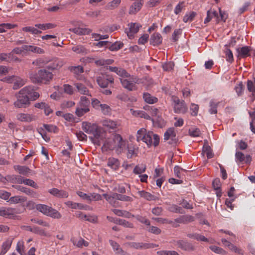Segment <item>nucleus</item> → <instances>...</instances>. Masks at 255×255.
<instances>
[{"mask_svg": "<svg viewBox=\"0 0 255 255\" xmlns=\"http://www.w3.org/2000/svg\"><path fill=\"white\" fill-rule=\"evenodd\" d=\"M102 147L103 151L115 150L117 153H121L125 149L126 141L119 134H114L111 137L103 140Z\"/></svg>", "mask_w": 255, "mask_h": 255, "instance_id": "nucleus-1", "label": "nucleus"}, {"mask_svg": "<svg viewBox=\"0 0 255 255\" xmlns=\"http://www.w3.org/2000/svg\"><path fill=\"white\" fill-rule=\"evenodd\" d=\"M82 128L85 132L93 135L91 139L94 144L100 145L102 143L105 138V133L102 131L101 128L95 124L83 122Z\"/></svg>", "mask_w": 255, "mask_h": 255, "instance_id": "nucleus-2", "label": "nucleus"}, {"mask_svg": "<svg viewBox=\"0 0 255 255\" xmlns=\"http://www.w3.org/2000/svg\"><path fill=\"white\" fill-rule=\"evenodd\" d=\"M136 140L137 141H142L148 147L152 146L156 147L159 144L160 138L152 131H147L145 128H141L137 131Z\"/></svg>", "mask_w": 255, "mask_h": 255, "instance_id": "nucleus-3", "label": "nucleus"}, {"mask_svg": "<svg viewBox=\"0 0 255 255\" xmlns=\"http://www.w3.org/2000/svg\"><path fill=\"white\" fill-rule=\"evenodd\" d=\"M53 74L46 69L39 70L37 72H32L29 75L31 81L34 84H48L52 80Z\"/></svg>", "mask_w": 255, "mask_h": 255, "instance_id": "nucleus-4", "label": "nucleus"}, {"mask_svg": "<svg viewBox=\"0 0 255 255\" xmlns=\"http://www.w3.org/2000/svg\"><path fill=\"white\" fill-rule=\"evenodd\" d=\"M36 209L44 215L55 219H60L61 214L56 209L45 204H39L36 205Z\"/></svg>", "mask_w": 255, "mask_h": 255, "instance_id": "nucleus-5", "label": "nucleus"}, {"mask_svg": "<svg viewBox=\"0 0 255 255\" xmlns=\"http://www.w3.org/2000/svg\"><path fill=\"white\" fill-rule=\"evenodd\" d=\"M120 81L124 88L131 91L137 89L136 84H139L140 80L137 77L131 76L129 75V76L126 79L120 78Z\"/></svg>", "mask_w": 255, "mask_h": 255, "instance_id": "nucleus-6", "label": "nucleus"}, {"mask_svg": "<svg viewBox=\"0 0 255 255\" xmlns=\"http://www.w3.org/2000/svg\"><path fill=\"white\" fill-rule=\"evenodd\" d=\"M16 100L13 103L14 106L16 108H26L30 104L28 96L26 94H20L19 93L16 95Z\"/></svg>", "mask_w": 255, "mask_h": 255, "instance_id": "nucleus-7", "label": "nucleus"}, {"mask_svg": "<svg viewBox=\"0 0 255 255\" xmlns=\"http://www.w3.org/2000/svg\"><path fill=\"white\" fill-rule=\"evenodd\" d=\"M19 93L20 94H26L29 97V100L35 101L39 97V94L35 91L33 86H26L21 89Z\"/></svg>", "mask_w": 255, "mask_h": 255, "instance_id": "nucleus-8", "label": "nucleus"}, {"mask_svg": "<svg viewBox=\"0 0 255 255\" xmlns=\"http://www.w3.org/2000/svg\"><path fill=\"white\" fill-rule=\"evenodd\" d=\"M97 81L101 87L105 88L108 87L109 83L113 84L114 79L110 75L104 74L99 76L97 78Z\"/></svg>", "mask_w": 255, "mask_h": 255, "instance_id": "nucleus-9", "label": "nucleus"}, {"mask_svg": "<svg viewBox=\"0 0 255 255\" xmlns=\"http://www.w3.org/2000/svg\"><path fill=\"white\" fill-rule=\"evenodd\" d=\"M128 28L125 30L126 33L127 34L129 38H132L133 35L137 33L141 25L138 23H130L128 24Z\"/></svg>", "mask_w": 255, "mask_h": 255, "instance_id": "nucleus-10", "label": "nucleus"}, {"mask_svg": "<svg viewBox=\"0 0 255 255\" xmlns=\"http://www.w3.org/2000/svg\"><path fill=\"white\" fill-rule=\"evenodd\" d=\"M143 5V0H136L129 6L128 13L135 14L140 10Z\"/></svg>", "mask_w": 255, "mask_h": 255, "instance_id": "nucleus-11", "label": "nucleus"}, {"mask_svg": "<svg viewBox=\"0 0 255 255\" xmlns=\"http://www.w3.org/2000/svg\"><path fill=\"white\" fill-rule=\"evenodd\" d=\"M90 100L85 96H81V116L89 111Z\"/></svg>", "mask_w": 255, "mask_h": 255, "instance_id": "nucleus-12", "label": "nucleus"}, {"mask_svg": "<svg viewBox=\"0 0 255 255\" xmlns=\"http://www.w3.org/2000/svg\"><path fill=\"white\" fill-rule=\"evenodd\" d=\"M19 212L15 208L10 207H2L0 208V216L7 217L15 214H18Z\"/></svg>", "mask_w": 255, "mask_h": 255, "instance_id": "nucleus-13", "label": "nucleus"}, {"mask_svg": "<svg viewBox=\"0 0 255 255\" xmlns=\"http://www.w3.org/2000/svg\"><path fill=\"white\" fill-rule=\"evenodd\" d=\"M48 192L51 195L60 198H66L68 197V193L63 190H59L53 188L48 190Z\"/></svg>", "mask_w": 255, "mask_h": 255, "instance_id": "nucleus-14", "label": "nucleus"}, {"mask_svg": "<svg viewBox=\"0 0 255 255\" xmlns=\"http://www.w3.org/2000/svg\"><path fill=\"white\" fill-rule=\"evenodd\" d=\"M109 69L111 72L116 73L117 75L121 77V78H125L129 76V74L128 73L126 70L123 68L117 67L110 66Z\"/></svg>", "mask_w": 255, "mask_h": 255, "instance_id": "nucleus-15", "label": "nucleus"}, {"mask_svg": "<svg viewBox=\"0 0 255 255\" xmlns=\"http://www.w3.org/2000/svg\"><path fill=\"white\" fill-rule=\"evenodd\" d=\"M103 127L108 129H116L118 128V124L116 121L107 119L101 121Z\"/></svg>", "mask_w": 255, "mask_h": 255, "instance_id": "nucleus-16", "label": "nucleus"}, {"mask_svg": "<svg viewBox=\"0 0 255 255\" xmlns=\"http://www.w3.org/2000/svg\"><path fill=\"white\" fill-rule=\"evenodd\" d=\"M177 245L179 248L184 251H193L195 250V248L191 243L183 240L177 241Z\"/></svg>", "mask_w": 255, "mask_h": 255, "instance_id": "nucleus-17", "label": "nucleus"}, {"mask_svg": "<svg viewBox=\"0 0 255 255\" xmlns=\"http://www.w3.org/2000/svg\"><path fill=\"white\" fill-rule=\"evenodd\" d=\"M162 37L159 33H154L150 38V43L153 46H158L161 44Z\"/></svg>", "mask_w": 255, "mask_h": 255, "instance_id": "nucleus-18", "label": "nucleus"}, {"mask_svg": "<svg viewBox=\"0 0 255 255\" xmlns=\"http://www.w3.org/2000/svg\"><path fill=\"white\" fill-rule=\"evenodd\" d=\"M164 139L168 140L171 139L173 142H176V132L173 128H168L164 134Z\"/></svg>", "mask_w": 255, "mask_h": 255, "instance_id": "nucleus-19", "label": "nucleus"}, {"mask_svg": "<svg viewBox=\"0 0 255 255\" xmlns=\"http://www.w3.org/2000/svg\"><path fill=\"white\" fill-rule=\"evenodd\" d=\"M237 162H242L245 161L246 163H250L252 161V157L250 155H245L240 151H237L235 154Z\"/></svg>", "mask_w": 255, "mask_h": 255, "instance_id": "nucleus-20", "label": "nucleus"}, {"mask_svg": "<svg viewBox=\"0 0 255 255\" xmlns=\"http://www.w3.org/2000/svg\"><path fill=\"white\" fill-rule=\"evenodd\" d=\"M16 119L22 122H31L34 120V117L28 114L19 113L16 115Z\"/></svg>", "mask_w": 255, "mask_h": 255, "instance_id": "nucleus-21", "label": "nucleus"}, {"mask_svg": "<svg viewBox=\"0 0 255 255\" xmlns=\"http://www.w3.org/2000/svg\"><path fill=\"white\" fill-rule=\"evenodd\" d=\"M213 17L216 18V20L218 22L220 21L218 14L216 10L211 9L208 10L207 12V17L204 20V23L206 24L209 22Z\"/></svg>", "mask_w": 255, "mask_h": 255, "instance_id": "nucleus-22", "label": "nucleus"}, {"mask_svg": "<svg viewBox=\"0 0 255 255\" xmlns=\"http://www.w3.org/2000/svg\"><path fill=\"white\" fill-rule=\"evenodd\" d=\"M63 65L62 60L56 58L52 60V62L47 66V68L49 70L58 69L61 67Z\"/></svg>", "mask_w": 255, "mask_h": 255, "instance_id": "nucleus-23", "label": "nucleus"}, {"mask_svg": "<svg viewBox=\"0 0 255 255\" xmlns=\"http://www.w3.org/2000/svg\"><path fill=\"white\" fill-rule=\"evenodd\" d=\"M236 50L238 54V57L245 58L250 55L251 49L248 46H244L241 48H238Z\"/></svg>", "mask_w": 255, "mask_h": 255, "instance_id": "nucleus-24", "label": "nucleus"}, {"mask_svg": "<svg viewBox=\"0 0 255 255\" xmlns=\"http://www.w3.org/2000/svg\"><path fill=\"white\" fill-rule=\"evenodd\" d=\"M12 242L11 239H8L2 243L0 255H4L7 253L11 247Z\"/></svg>", "mask_w": 255, "mask_h": 255, "instance_id": "nucleus-25", "label": "nucleus"}, {"mask_svg": "<svg viewBox=\"0 0 255 255\" xmlns=\"http://www.w3.org/2000/svg\"><path fill=\"white\" fill-rule=\"evenodd\" d=\"M131 114L135 117L143 118L146 120H150V117L144 111L140 110H134L133 109L130 110Z\"/></svg>", "mask_w": 255, "mask_h": 255, "instance_id": "nucleus-26", "label": "nucleus"}, {"mask_svg": "<svg viewBox=\"0 0 255 255\" xmlns=\"http://www.w3.org/2000/svg\"><path fill=\"white\" fill-rule=\"evenodd\" d=\"M143 99L146 103L149 104H153L158 101V99L156 97L152 96L148 93H143Z\"/></svg>", "mask_w": 255, "mask_h": 255, "instance_id": "nucleus-27", "label": "nucleus"}, {"mask_svg": "<svg viewBox=\"0 0 255 255\" xmlns=\"http://www.w3.org/2000/svg\"><path fill=\"white\" fill-rule=\"evenodd\" d=\"M50 61L47 57H41L32 62V64L39 67H42Z\"/></svg>", "mask_w": 255, "mask_h": 255, "instance_id": "nucleus-28", "label": "nucleus"}, {"mask_svg": "<svg viewBox=\"0 0 255 255\" xmlns=\"http://www.w3.org/2000/svg\"><path fill=\"white\" fill-rule=\"evenodd\" d=\"M187 107L185 102L179 104V105H174V110L176 113L184 114L187 110Z\"/></svg>", "mask_w": 255, "mask_h": 255, "instance_id": "nucleus-29", "label": "nucleus"}, {"mask_svg": "<svg viewBox=\"0 0 255 255\" xmlns=\"http://www.w3.org/2000/svg\"><path fill=\"white\" fill-rule=\"evenodd\" d=\"M213 188L216 190V194L217 197L220 198L222 196V192L221 190V183L219 178L214 179L212 183Z\"/></svg>", "mask_w": 255, "mask_h": 255, "instance_id": "nucleus-30", "label": "nucleus"}, {"mask_svg": "<svg viewBox=\"0 0 255 255\" xmlns=\"http://www.w3.org/2000/svg\"><path fill=\"white\" fill-rule=\"evenodd\" d=\"M187 237L190 239H193L198 241L205 242H209V240L204 236L197 233L188 234L187 235Z\"/></svg>", "mask_w": 255, "mask_h": 255, "instance_id": "nucleus-31", "label": "nucleus"}, {"mask_svg": "<svg viewBox=\"0 0 255 255\" xmlns=\"http://www.w3.org/2000/svg\"><path fill=\"white\" fill-rule=\"evenodd\" d=\"M120 165V161L118 159L115 158H110L108 159V165L113 169L117 170Z\"/></svg>", "mask_w": 255, "mask_h": 255, "instance_id": "nucleus-32", "label": "nucleus"}, {"mask_svg": "<svg viewBox=\"0 0 255 255\" xmlns=\"http://www.w3.org/2000/svg\"><path fill=\"white\" fill-rule=\"evenodd\" d=\"M12 187L28 195H32L35 193L34 192L30 189L24 187L21 185H13Z\"/></svg>", "mask_w": 255, "mask_h": 255, "instance_id": "nucleus-33", "label": "nucleus"}, {"mask_svg": "<svg viewBox=\"0 0 255 255\" xmlns=\"http://www.w3.org/2000/svg\"><path fill=\"white\" fill-rule=\"evenodd\" d=\"M56 25L53 23H38L35 24V26L38 28L39 30H45L47 29H52L56 27Z\"/></svg>", "mask_w": 255, "mask_h": 255, "instance_id": "nucleus-34", "label": "nucleus"}, {"mask_svg": "<svg viewBox=\"0 0 255 255\" xmlns=\"http://www.w3.org/2000/svg\"><path fill=\"white\" fill-rule=\"evenodd\" d=\"M22 30L24 32H29L32 34H39L42 33V31L38 28L32 26H25L22 28Z\"/></svg>", "mask_w": 255, "mask_h": 255, "instance_id": "nucleus-35", "label": "nucleus"}, {"mask_svg": "<svg viewBox=\"0 0 255 255\" xmlns=\"http://www.w3.org/2000/svg\"><path fill=\"white\" fill-rule=\"evenodd\" d=\"M25 81L19 77L15 76L14 80L13 89L16 90L24 85Z\"/></svg>", "mask_w": 255, "mask_h": 255, "instance_id": "nucleus-36", "label": "nucleus"}, {"mask_svg": "<svg viewBox=\"0 0 255 255\" xmlns=\"http://www.w3.org/2000/svg\"><path fill=\"white\" fill-rule=\"evenodd\" d=\"M14 168L20 174L26 175L30 171V169L25 166L16 165L14 166Z\"/></svg>", "mask_w": 255, "mask_h": 255, "instance_id": "nucleus-37", "label": "nucleus"}, {"mask_svg": "<svg viewBox=\"0 0 255 255\" xmlns=\"http://www.w3.org/2000/svg\"><path fill=\"white\" fill-rule=\"evenodd\" d=\"M103 196L105 197L106 200L111 204L112 206L116 207L118 206V201L116 196V194L113 196H109L107 194H104Z\"/></svg>", "mask_w": 255, "mask_h": 255, "instance_id": "nucleus-38", "label": "nucleus"}, {"mask_svg": "<svg viewBox=\"0 0 255 255\" xmlns=\"http://www.w3.org/2000/svg\"><path fill=\"white\" fill-rule=\"evenodd\" d=\"M138 194L139 195L140 197L143 198L147 200H152L154 198V196L149 192L145 191H139Z\"/></svg>", "mask_w": 255, "mask_h": 255, "instance_id": "nucleus-39", "label": "nucleus"}, {"mask_svg": "<svg viewBox=\"0 0 255 255\" xmlns=\"http://www.w3.org/2000/svg\"><path fill=\"white\" fill-rule=\"evenodd\" d=\"M26 200L25 198L20 196H15L10 197L8 201L11 204H17L23 202Z\"/></svg>", "mask_w": 255, "mask_h": 255, "instance_id": "nucleus-40", "label": "nucleus"}, {"mask_svg": "<svg viewBox=\"0 0 255 255\" xmlns=\"http://www.w3.org/2000/svg\"><path fill=\"white\" fill-rule=\"evenodd\" d=\"M99 110H100L104 115H109L111 113L112 109L109 106L104 104L101 106Z\"/></svg>", "mask_w": 255, "mask_h": 255, "instance_id": "nucleus-41", "label": "nucleus"}, {"mask_svg": "<svg viewBox=\"0 0 255 255\" xmlns=\"http://www.w3.org/2000/svg\"><path fill=\"white\" fill-rule=\"evenodd\" d=\"M219 104V102H215L214 101H211L210 102L209 112L211 114H216L217 113V107Z\"/></svg>", "mask_w": 255, "mask_h": 255, "instance_id": "nucleus-42", "label": "nucleus"}, {"mask_svg": "<svg viewBox=\"0 0 255 255\" xmlns=\"http://www.w3.org/2000/svg\"><path fill=\"white\" fill-rule=\"evenodd\" d=\"M43 127L45 130L50 132L56 133L58 131L57 127L52 125L44 124Z\"/></svg>", "mask_w": 255, "mask_h": 255, "instance_id": "nucleus-43", "label": "nucleus"}, {"mask_svg": "<svg viewBox=\"0 0 255 255\" xmlns=\"http://www.w3.org/2000/svg\"><path fill=\"white\" fill-rule=\"evenodd\" d=\"M24 178L20 175H12L10 177V181L12 183L22 184Z\"/></svg>", "mask_w": 255, "mask_h": 255, "instance_id": "nucleus-44", "label": "nucleus"}, {"mask_svg": "<svg viewBox=\"0 0 255 255\" xmlns=\"http://www.w3.org/2000/svg\"><path fill=\"white\" fill-rule=\"evenodd\" d=\"M196 15V13L195 12H190L188 13H186L183 19V20L184 22L186 23L188 22L192 21Z\"/></svg>", "mask_w": 255, "mask_h": 255, "instance_id": "nucleus-45", "label": "nucleus"}, {"mask_svg": "<svg viewBox=\"0 0 255 255\" xmlns=\"http://www.w3.org/2000/svg\"><path fill=\"white\" fill-rule=\"evenodd\" d=\"M110 243L113 249L115 251H117V254H122L124 253L123 251L121 248H120V245L118 243L112 240H110Z\"/></svg>", "mask_w": 255, "mask_h": 255, "instance_id": "nucleus-46", "label": "nucleus"}, {"mask_svg": "<svg viewBox=\"0 0 255 255\" xmlns=\"http://www.w3.org/2000/svg\"><path fill=\"white\" fill-rule=\"evenodd\" d=\"M131 247L136 249H147L151 247V246L148 244L139 243H132Z\"/></svg>", "mask_w": 255, "mask_h": 255, "instance_id": "nucleus-47", "label": "nucleus"}, {"mask_svg": "<svg viewBox=\"0 0 255 255\" xmlns=\"http://www.w3.org/2000/svg\"><path fill=\"white\" fill-rule=\"evenodd\" d=\"M121 0H113L109 2L107 5L108 9H113L117 7L121 3Z\"/></svg>", "mask_w": 255, "mask_h": 255, "instance_id": "nucleus-48", "label": "nucleus"}, {"mask_svg": "<svg viewBox=\"0 0 255 255\" xmlns=\"http://www.w3.org/2000/svg\"><path fill=\"white\" fill-rule=\"evenodd\" d=\"M138 148L134 146H130L128 148L127 156L128 158H131L134 155L136 154Z\"/></svg>", "mask_w": 255, "mask_h": 255, "instance_id": "nucleus-49", "label": "nucleus"}, {"mask_svg": "<svg viewBox=\"0 0 255 255\" xmlns=\"http://www.w3.org/2000/svg\"><path fill=\"white\" fill-rule=\"evenodd\" d=\"M123 46V44L121 42L117 41L112 44L110 47L109 49L111 51H117L120 49Z\"/></svg>", "mask_w": 255, "mask_h": 255, "instance_id": "nucleus-50", "label": "nucleus"}, {"mask_svg": "<svg viewBox=\"0 0 255 255\" xmlns=\"http://www.w3.org/2000/svg\"><path fill=\"white\" fill-rule=\"evenodd\" d=\"M209 248L213 252L218 254L224 255L226 254V251H225L223 249L216 246H211Z\"/></svg>", "mask_w": 255, "mask_h": 255, "instance_id": "nucleus-51", "label": "nucleus"}, {"mask_svg": "<svg viewBox=\"0 0 255 255\" xmlns=\"http://www.w3.org/2000/svg\"><path fill=\"white\" fill-rule=\"evenodd\" d=\"M146 230L148 231V232L155 234V235H159L161 233V230L158 228L157 227L155 226H147Z\"/></svg>", "mask_w": 255, "mask_h": 255, "instance_id": "nucleus-52", "label": "nucleus"}, {"mask_svg": "<svg viewBox=\"0 0 255 255\" xmlns=\"http://www.w3.org/2000/svg\"><path fill=\"white\" fill-rule=\"evenodd\" d=\"M168 210L172 212L182 213V209L181 207H178L174 204L170 205L168 208Z\"/></svg>", "mask_w": 255, "mask_h": 255, "instance_id": "nucleus-53", "label": "nucleus"}, {"mask_svg": "<svg viewBox=\"0 0 255 255\" xmlns=\"http://www.w3.org/2000/svg\"><path fill=\"white\" fill-rule=\"evenodd\" d=\"M118 224L122 225L126 228H133V225L132 223H130L125 220L119 219Z\"/></svg>", "mask_w": 255, "mask_h": 255, "instance_id": "nucleus-54", "label": "nucleus"}, {"mask_svg": "<svg viewBox=\"0 0 255 255\" xmlns=\"http://www.w3.org/2000/svg\"><path fill=\"white\" fill-rule=\"evenodd\" d=\"M116 198L118 200L123 201H128V202H131L133 201V199L131 197L129 196H128L124 195L116 194Z\"/></svg>", "mask_w": 255, "mask_h": 255, "instance_id": "nucleus-55", "label": "nucleus"}, {"mask_svg": "<svg viewBox=\"0 0 255 255\" xmlns=\"http://www.w3.org/2000/svg\"><path fill=\"white\" fill-rule=\"evenodd\" d=\"M81 219H84L90 222H95L97 221V218L94 216H87L81 212Z\"/></svg>", "mask_w": 255, "mask_h": 255, "instance_id": "nucleus-56", "label": "nucleus"}, {"mask_svg": "<svg viewBox=\"0 0 255 255\" xmlns=\"http://www.w3.org/2000/svg\"><path fill=\"white\" fill-rule=\"evenodd\" d=\"M64 204L68 208L72 209H77L79 208L80 205L78 203H75L71 201H68L64 203Z\"/></svg>", "mask_w": 255, "mask_h": 255, "instance_id": "nucleus-57", "label": "nucleus"}, {"mask_svg": "<svg viewBox=\"0 0 255 255\" xmlns=\"http://www.w3.org/2000/svg\"><path fill=\"white\" fill-rule=\"evenodd\" d=\"M23 183L35 189H37L39 187L38 185L33 180L30 179H24Z\"/></svg>", "mask_w": 255, "mask_h": 255, "instance_id": "nucleus-58", "label": "nucleus"}, {"mask_svg": "<svg viewBox=\"0 0 255 255\" xmlns=\"http://www.w3.org/2000/svg\"><path fill=\"white\" fill-rule=\"evenodd\" d=\"M226 58L227 61L232 63L234 61L233 55L232 51L228 48H227L225 51Z\"/></svg>", "mask_w": 255, "mask_h": 255, "instance_id": "nucleus-59", "label": "nucleus"}, {"mask_svg": "<svg viewBox=\"0 0 255 255\" xmlns=\"http://www.w3.org/2000/svg\"><path fill=\"white\" fill-rule=\"evenodd\" d=\"M112 62V60L108 59L105 60L103 59H101L99 60H97L95 61V63L98 66H104L106 64H110Z\"/></svg>", "mask_w": 255, "mask_h": 255, "instance_id": "nucleus-60", "label": "nucleus"}, {"mask_svg": "<svg viewBox=\"0 0 255 255\" xmlns=\"http://www.w3.org/2000/svg\"><path fill=\"white\" fill-rule=\"evenodd\" d=\"M189 133L190 135L192 137H198L201 134V131L200 129L197 128H193L190 129L189 130Z\"/></svg>", "mask_w": 255, "mask_h": 255, "instance_id": "nucleus-61", "label": "nucleus"}, {"mask_svg": "<svg viewBox=\"0 0 255 255\" xmlns=\"http://www.w3.org/2000/svg\"><path fill=\"white\" fill-rule=\"evenodd\" d=\"M158 255H179L178 253L174 251H159L157 252Z\"/></svg>", "mask_w": 255, "mask_h": 255, "instance_id": "nucleus-62", "label": "nucleus"}, {"mask_svg": "<svg viewBox=\"0 0 255 255\" xmlns=\"http://www.w3.org/2000/svg\"><path fill=\"white\" fill-rule=\"evenodd\" d=\"M231 251L235 252L240 255H243L244 254V251L241 248L235 246L234 245H231V247L229 249Z\"/></svg>", "mask_w": 255, "mask_h": 255, "instance_id": "nucleus-63", "label": "nucleus"}, {"mask_svg": "<svg viewBox=\"0 0 255 255\" xmlns=\"http://www.w3.org/2000/svg\"><path fill=\"white\" fill-rule=\"evenodd\" d=\"M247 89L250 92H252L253 96H255V86L251 80H248L247 82Z\"/></svg>", "mask_w": 255, "mask_h": 255, "instance_id": "nucleus-64", "label": "nucleus"}]
</instances>
